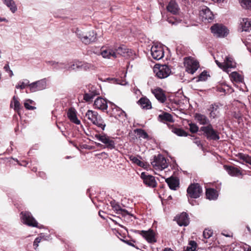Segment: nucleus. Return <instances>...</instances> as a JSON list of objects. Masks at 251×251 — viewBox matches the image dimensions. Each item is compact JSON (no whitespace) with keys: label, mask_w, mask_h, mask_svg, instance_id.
I'll list each match as a JSON object with an SVG mask.
<instances>
[{"label":"nucleus","mask_w":251,"mask_h":251,"mask_svg":"<svg viewBox=\"0 0 251 251\" xmlns=\"http://www.w3.org/2000/svg\"><path fill=\"white\" fill-rule=\"evenodd\" d=\"M128 50L125 46H121L115 49L114 52L116 53L117 57L118 55L125 56L126 54L128 52Z\"/></svg>","instance_id":"f704fd0d"},{"label":"nucleus","mask_w":251,"mask_h":251,"mask_svg":"<svg viewBox=\"0 0 251 251\" xmlns=\"http://www.w3.org/2000/svg\"><path fill=\"white\" fill-rule=\"evenodd\" d=\"M184 64L186 71L191 74H193L200 67L199 62L191 57L185 58Z\"/></svg>","instance_id":"39448f33"},{"label":"nucleus","mask_w":251,"mask_h":251,"mask_svg":"<svg viewBox=\"0 0 251 251\" xmlns=\"http://www.w3.org/2000/svg\"><path fill=\"white\" fill-rule=\"evenodd\" d=\"M207 76V73L205 71L202 72L199 76V81H204L206 79Z\"/></svg>","instance_id":"603ef678"},{"label":"nucleus","mask_w":251,"mask_h":251,"mask_svg":"<svg viewBox=\"0 0 251 251\" xmlns=\"http://www.w3.org/2000/svg\"><path fill=\"white\" fill-rule=\"evenodd\" d=\"M241 25L243 31H247L251 30V22L248 19H243Z\"/></svg>","instance_id":"7c9ffc66"},{"label":"nucleus","mask_w":251,"mask_h":251,"mask_svg":"<svg viewBox=\"0 0 251 251\" xmlns=\"http://www.w3.org/2000/svg\"><path fill=\"white\" fill-rule=\"evenodd\" d=\"M197 244L194 241H190L186 247L185 251H195L196 249Z\"/></svg>","instance_id":"a19ab883"},{"label":"nucleus","mask_w":251,"mask_h":251,"mask_svg":"<svg viewBox=\"0 0 251 251\" xmlns=\"http://www.w3.org/2000/svg\"><path fill=\"white\" fill-rule=\"evenodd\" d=\"M224 168L227 171L228 174L231 176H237L241 174L240 170L238 168L234 167L225 165Z\"/></svg>","instance_id":"b1692460"},{"label":"nucleus","mask_w":251,"mask_h":251,"mask_svg":"<svg viewBox=\"0 0 251 251\" xmlns=\"http://www.w3.org/2000/svg\"><path fill=\"white\" fill-rule=\"evenodd\" d=\"M56 70L64 69L68 71V63L57 62L56 66H54Z\"/></svg>","instance_id":"a18cd8bd"},{"label":"nucleus","mask_w":251,"mask_h":251,"mask_svg":"<svg viewBox=\"0 0 251 251\" xmlns=\"http://www.w3.org/2000/svg\"><path fill=\"white\" fill-rule=\"evenodd\" d=\"M14 103V110L19 112V110L21 109V105L20 102L18 100V98L16 96H14L12 99Z\"/></svg>","instance_id":"c03bdc74"},{"label":"nucleus","mask_w":251,"mask_h":251,"mask_svg":"<svg viewBox=\"0 0 251 251\" xmlns=\"http://www.w3.org/2000/svg\"><path fill=\"white\" fill-rule=\"evenodd\" d=\"M193 142H194V143L196 144L198 147H199L201 149L203 148L202 145L201 144V141L199 140V138H198V137L194 138Z\"/></svg>","instance_id":"5fc2aeb1"},{"label":"nucleus","mask_w":251,"mask_h":251,"mask_svg":"<svg viewBox=\"0 0 251 251\" xmlns=\"http://www.w3.org/2000/svg\"><path fill=\"white\" fill-rule=\"evenodd\" d=\"M153 71L156 76L161 79L168 77L171 73L170 68L166 65H161L158 67H155L153 69Z\"/></svg>","instance_id":"0eeeda50"},{"label":"nucleus","mask_w":251,"mask_h":251,"mask_svg":"<svg viewBox=\"0 0 251 251\" xmlns=\"http://www.w3.org/2000/svg\"><path fill=\"white\" fill-rule=\"evenodd\" d=\"M4 69L6 72H7L10 70L8 63L4 66Z\"/></svg>","instance_id":"774afa93"},{"label":"nucleus","mask_w":251,"mask_h":251,"mask_svg":"<svg viewBox=\"0 0 251 251\" xmlns=\"http://www.w3.org/2000/svg\"><path fill=\"white\" fill-rule=\"evenodd\" d=\"M215 62L216 63L217 65L218 66V67L221 69H222L224 71V68L225 67V64L223 63H221L219 62L218 60H215Z\"/></svg>","instance_id":"680f3d73"},{"label":"nucleus","mask_w":251,"mask_h":251,"mask_svg":"<svg viewBox=\"0 0 251 251\" xmlns=\"http://www.w3.org/2000/svg\"><path fill=\"white\" fill-rule=\"evenodd\" d=\"M195 119L198 121V122L202 125H209L210 121L207 117L200 113H196L195 115Z\"/></svg>","instance_id":"5701e85b"},{"label":"nucleus","mask_w":251,"mask_h":251,"mask_svg":"<svg viewBox=\"0 0 251 251\" xmlns=\"http://www.w3.org/2000/svg\"><path fill=\"white\" fill-rule=\"evenodd\" d=\"M112 208L114 211L116 212L117 214H122L123 216H126V215L128 214L127 210L124 209H122L118 203L114 206Z\"/></svg>","instance_id":"4c0bfd02"},{"label":"nucleus","mask_w":251,"mask_h":251,"mask_svg":"<svg viewBox=\"0 0 251 251\" xmlns=\"http://www.w3.org/2000/svg\"><path fill=\"white\" fill-rule=\"evenodd\" d=\"M188 201L192 205H194L197 204V201L194 200H190L188 198Z\"/></svg>","instance_id":"338daca9"},{"label":"nucleus","mask_w":251,"mask_h":251,"mask_svg":"<svg viewBox=\"0 0 251 251\" xmlns=\"http://www.w3.org/2000/svg\"><path fill=\"white\" fill-rule=\"evenodd\" d=\"M76 35L80 39V40L83 43V39L85 38V35H86V32H84L82 30L80 29L76 28L75 31Z\"/></svg>","instance_id":"37998d69"},{"label":"nucleus","mask_w":251,"mask_h":251,"mask_svg":"<svg viewBox=\"0 0 251 251\" xmlns=\"http://www.w3.org/2000/svg\"><path fill=\"white\" fill-rule=\"evenodd\" d=\"M80 64V61L77 60L68 63V71H79Z\"/></svg>","instance_id":"c85d7f7f"},{"label":"nucleus","mask_w":251,"mask_h":251,"mask_svg":"<svg viewBox=\"0 0 251 251\" xmlns=\"http://www.w3.org/2000/svg\"><path fill=\"white\" fill-rule=\"evenodd\" d=\"M134 132L137 133V135L138 136V138H140L141 136V128H137L134 130Z\"/></svg>","instance_id":"e2e57ef3"},{"label":"nucleus","mask_w":251,"mask_h":251,"mask_svg":"<svg viewBox=\"0 0 251 251\" xmlns=\"http://www.w3.org/2000/svg\"><path fill=\"white\" fill-rule=\"evenodd\" d=\"M167 10L171 13L176 15L178 13L179 8L177 4L174 0H171L167 6Z\"/></svg>","instance_id":"6ab92c4d"},{"label":"nucleus","mask_w":251,"mask_h":251,"mask_svg":"<svg viewBox=\"0 0 251 251\" xmlns=\"http://www.w3.org/2000/svg\"><path fill=\"white\" fill-rule=\"evenodd\" d=\"M239 0L242 7L247 9H251V0Z\"/></svg>","instance_id":"ea45409f"},{"label":"nucleus","mask_w":251,"mask_h":251,"mask_svg":"<svg viewBox=\"0 0 251 251\" xmlns=\"http://www.w3.org/2000/svg\"><path fill=\"white\" fill-rule=\"evenodd\" d=\"M188 198L197 199L201 196L202 190L199 183L191 184L187 189Z\"/></svg>","instance_id":"7ed1b4c3"},{"label":"nucleus","mask_w":251,"mask_h":251,"mask_svg":"<svg viewBox=\"0 0 251 251\" xmlns=\"http://www.w3.org/2000/svg\"><path fill=\"white\" fill-rule=\"evenodd\" d=\"M167 21L172 25H176L178 23L177 21L174 18H168Z\"/></svg>","instance_id":"052dcab7"},{"label":"nucleus","mask_w":251,"mask_h":251,"mask_svg":"<svg viewBox=\"0 0 251 251\" xmlns=\"http://www.w3.org/2000/svg\"><path fill=\"white\" fill-rule=\"evenodd\" d=\"M86 34L85 38L83 39L84 44L88 45L96 41L97 33L94 30H91Z\"/></svg>","instance_id":"dca6fc26"},{"label":"nucleus","mask_w":251,"mask_h":251,"mask_svg":"<svg viewBox=\"0 0 251 251\" xmlns=\"http://www.w3.org/2000/svg\"><path fill=\"white\" fill-rule=\"evenodd\" d=\"M92 123L94 125H96L98 127L100 128L103 130L104 129L105 127L106 126L103 119L100 116H98V118H97L96 121H95V122H93Z\"/></svg>","instance_id":"e433bc0d"},{"label":"nucleus","mask_w":251,"mask_h":251,"mask_svg":"<svg viewBox=\"0 0 251 251\" xmlns=\"http://www.w3.org/2000/svg\"><path fill=\"white\" fill-rule=\"evenodd\" d=\"M190 127V131L192 133H196L199 130V127L195 124L190 123L189 124Z\"/></svg>","instance_id":"de8ad7c7"},{"label":"nucleus","mask_w":251,"mask_h":251,"mask_svg":"<svg viewBox=\"0 0 251 251\" xmlns=\"http://www.w3.org/2000/svg\"><path fill=\"white\" fill-rule=\"evenodd\" d=\"M98 113L92 110H88L85 114V116L92 123L93 122H95V121L98 118V116H99Z\"/></svg>","instance_id":"2f4dec72"},{"label":"nucleus","mask_w":251,"mask_h":251,"mask_svg":"<svg viewBox=\"0 0 251 251\" xmlns=\"http://www.w3.org/2000/svg\"><path fill=\"white\" fill-rule=\"evenodd\" d=\"M200 17L203 22H211L214 18V15L207 6H203L200 10Z\"/></svg>","instance_id":"f8f14e48"},{"label":"nucleus","mask_w":251,"mask_h":251,"mask_svg":"<svg viewBox=\"0 0 251 251\" xmlns=\"http://www.w3.org/2000/svg\"><path fill=\"white\" fill-rule=\"evenodd\" d=\"M212 33L218 37H224L227 34V29L225 26L215 24L210 28Z\"/></svg>","instance_id":"9d476101"},{"label":"nucleus","mask_w":251,"mask_h":251,"mask_svg":"<svg viewBox=\"0 0 251 251\" xmlns=\"http://www.w3.org/2000/svg\"><path fill=\"white\" fill-rule=\"evenodd\" d=\"M33 101L31 100H27L24 103V106L26 109L28 110H34L36 109L35 106L30 105V104H32Z\"/></svg>","instance_id":"49530a36"},{"label":"nucleus","mask_w":251,"mask_h":251,"mask_svg":"<svg viewBox=\"0 0 251 251\" xmlns=\"http://www.w3.org/2000/svg\"><path fill=\"white\" fill-rule=\"evenodd\" d=\"M98 95L95 90L89 91L87 93H85L83 96V99L86 102H90L94 98Z\"/></svg>","instance_id":"cd10ccee"},{"label":"nucleus","mask_w":251,"mask_h":251,"mask_svg":"<svg viewBox=\"0 0 251 251\" xmlns=\"http://www.w3.org/2000/svg\"><path fill=\"white\" fill-rule=\"evenodd\" d=\"M142 138L146 139L149 140L151 139L152 138L150 135H148L145 130H142Z\"/></svg>","instance_id":"4d7b16f0"},{"label":"nucleus","mask_w":251,"mask_h":251,"mask_svg":"<svg viewBox=\"0 0 251 251\" xmlns=\"http://www.w3.org/2000/svg\"><path fill=\"white\" fill-rule=\"evenodd\" d=\"M151 164L155 169L161 171L167 168L168 166L166 158L161 154L154 156Z\"/></svg>","instance_id":"20e7f679"},{"label":"nucleus","mask_w":251,"mask_h":251,"mask_svg":"<svg viewBox=\"0 0 251 251\" xmlns=\"http://www.w3.org/2000/svg\"><path fill=\"white\" fill-rule=\"evenodd\" d=\"M94 106L95 108L107 112L108 107L107 100L101 97H98L94 101Z\"/></svg>","instance_id":"ddd939ff"},{"label":"nucleus","mask_w":251,"mask_h":251,"mask_svg":"<svg viewBox=\"0 0 251 251\" xmlns=\"http://www.w3.org/2000/svg\"><path fill=\"white\" fill-rule=\"evenodd\" d=\"M142 180L147 187L154 188L157 186V183L155 177L148 173L142 172Z\"/></svg>","instance_id":"6e6552de"},{"label":"nucleus","mask_w":251,"mask_h":251,"mask_svg":"<svg viewBox=\"0 0 251 251\" xmlns=\"http://www.w3.org/2000/svg\"><path fill=\"white\" fill-rule=\"evenodd\" d=\"M4 4H5L7 7L10 8V10L12 13H15L17 10V6L15 4V2L13 0H2Z\"/></svg>","instance_id":"473e14b6"},{"label":"nucleus","mask_w":251,"mask_h":251,"mask_svg":"<svg viewBox=\"0 0 251 251\" xmlns=\"http://www.w3.org/2000/svg\"><path fill=\"white\" fill-rule=\"evenodd\" d=\"M177 223L180 226H187L189 223L188 215L186 213H182L178 217Z\"/></svg>","instance_id":"a211bd4d"},{"label":"nucleus","mask_w":251,"mask_h":251,"mask_svg":"<svg viewBox=\"0 0 251 251\" xmlns=\"http://www.w3.org/2000/svg\"><path fill=\"white\" fill-rule=\"evenodd\" d=\"M208 110L209 111V117L212 118H215L219 116V107L216 104H211Z\"/></svg>","instance_id":"412c9836"},{"label":"nucleus","mask_w":251,"mask_h":251,"mask_svg":"<svg viewBox=\"0 0 251 251\" xmlns=\"http://www.w3.org/2000/svg\"><path fill=\"white\" fill-rule=\"evenodd\" d=\"M21 218L22 222L29 226L38 227V223L33 217L31 214L28 211H23L21 213Z\"/></svg>","instance_id":"423d86ee"},{"label":"nucleus","mask_w":251,"mask_h":251,"mask_svg":"<svg viewBox=\"0 0 251 251\" xmlns=\"http://www.w3.org/2000/svg\"><path fill=\"white\" fill-rule=\"evenodd\" d=\"M95 138L100 141L104 144V145L99 143H95L96 145L99 147H102L103 148H107L108 150L114 149L116 147L115 142L112 138L108 136L105 133L96 134L95 136Z\"/></svg>","instance_id":"f257e3e1"},{"label":"nucleus","mask_w":251,"mask_h":251,"mask_svg":"<svg viewBox=\"0 0 251 251\" xmlns=\"http://www.w3.org/2000/svg\"><path fill=\"white\" fill-rule=\"evenodd\" d=\"M158 118V120L162 122H171L173 121V117L171 114L167 112H164L163 114L159 115Z\"/></svg>","instance_id":"c756f323"},{"label":"nucleus","mask_w":251,"mask_h":251,"mask_svg":"<svg viewBox=\"0 0 251 251\" xmlns=\"http://www.w3.org/2000/svg\"><path fill=\"white\" fill-rule=\"evenodd\" d=\"M47 86V80L46 78L42 79L28 84L30 92H35L44 90Z\"/></svg>","instance_id":"1a4fd4ad"},{"label":"nucleus","mask_w":251,"mask_h":251,"mask_svg":"<svg viewBox=\"0 0 251 251\" xmlns=\"http://www.w3.org/2000/svg\"><path fill=\"white\" fill-rule=\"evenodd\" d=\"M134 93L136 95H137L136 97L137 98L138 97V96H140V95L141 94V92L139 89H134Z\"/></svg>","instance_id":"69168bd1"},{"label":"nucleus","mask_w":251,"mask_h":251,"mask_svg":"<svg viewBox=\"0 0 251 251\" xmlns=\"http://www.w3.org/2000/svg\"><path fill=\"white\" fill-rule=\"evenodd\" d=\"M233 117L238 120L239 123L242 120L241 114L240 113H234Z\"/></svg>","instance_id":"bf43d9fd"},{"label":"nucleus","mask_w":251,"mask_h":251,"mask_svg":"<svg viewBox=\"0 0 251 251\" xmlns=\"http://www.w3.org/2000/svg\"><path fill=\"white\" fill-rule=\"evenodd\" d=\"M169 128L172 132L179 136H187L188 134L182 128H177L173 125L169 126Z\"/></svg>","instance_id":"bb28decb"},{"label":"nucleus","mask_w":251,"mask_h":251,"mask_svg":"<svg viewBox=\"0 0 251 251\" xmlns=\"http://www.w3.org/2000/svg\"><path fill=\"white\" fill-rule=\"evenodd\" d=\"M218 194L217 191L212 188H209L206 189V197L210 200H215L218 198Z\"/></svg>","instance_id":"a878e982"},{"label":"nucleus","mask_w":251,"mask_h":251,"mask_svg":"<svg viewBox=\"0 0 251 251\" xmlns=\"http://www.w3.org/2000/svg\"><path fill=\"white\" fill-rule=\"evenodd\" d=\"M79 65V71H88L90 69H93L94 67V66L92 64L88 63L87 62L80 61V64Z\"/></svg>","instance_id":"58836bf2"},{"label":"nucleus","mask_w":251,"mask_h":251,"mask_svg":"<svg viewBox=\"0 0 251 251\" xmlns=\"http://www.w3.org/2000/svg\"><path fill=\"white\" fill-rule=\"evenodd\" d=\"M213 234V231L211 230L205 229L203 232V236L205 239L209 238Z\"/></svg>","instance_id":"8fccbe9b"},{"label":"nucleus","mask_w":251,"mask_h":251,"mask_svg":"<svg viewBox=\"0 0 251 251\" xmlns=\"http://www.w3.org/2000/svg\"><path fill=\"white\" fill-rule=\"evenodd\" d=\"M150 50L151 55L155 60H159L164 56V49L161 45H153L151 47Z\"/></svg>","instance_id":"9b49d317"},{"label":"nucleus","mask_w":251,"mask_h":251,"mask_svg":"<svg viewBox=\"0 0 251 251\" xmlns=\"http://www.w3.org/2000/svg\"><path fill=\"white\" fill-rule=\"evenodd\" d=\"M236 156L240 160L251 165V156L248 154L239 153L236 155Z\"/></svg>","instance_id":"72a5a7b5"},{"label":"nucleus","mask_w":251,"mask_h":251,"mask_svg":"<svg viewBox=\"0 0 251 251\" xmlns=\"http://www.w3.org/2000/svg\"><path fill=\"white\" fill-rule=\"evenodd\" d=\"M142 236L149 243H155L156 242V240L155 237V233L152 229H149L148 230H142Z\"/></svg>","instance_id":"2eb2a0df"},{"label":"nucleus","mask_w":251,"mask_h":251,"mask_svg":"<svg viewBox=\"0 0 251 251\" xmlns=\"http://www.w3.org/2000/svg\"><path fill=\"white\" fill-rule=\"evenodd\" d=\"M130 160L135 164H136L139 166L141 167V161L139 160L137 157L134 155H131L129 157Z\"/></svg>","instance_id":"09e8293b"},{"label":"nucleus","mask_w":251,"mask_h":251,"mask_svg":"<svg viewBox=\"0 0 251 251\" xmlns=\"http://www.w3.org/2000/svg\"><path fill=\"white\" fill-rule=\"evenodd\" d=\"M200 131L203 132V135L208 140L217 141L220 139L219 132L214 129L211 124L201 126L200 128Z\"/></svg>","instance_id":"f03ea898"},{"label":"nucleus","mask_w":251,"mask_h":251,"mask_svg":"<svg viewBox=\"0 0 251 251\" xmlns=\"http://www.w3.org/2000/svg\"><path fill=\"white\" fill-rule=\"evenodd\" d=\"M166 182L169 188L172 190H176V188L179 186L178 180L173 176L166 179Z\"/></svg>","instance_id":"aec40b11"},{"label":"nucleus","mask_w":251,"mask_h":251,"mask_svg":"<svg viewBox=\"0 0 251 251\" xmlns=\"http://www.w3.org/2000/svg\"><path fill=\"white\" fill-rule=\"evenodd\" d=\"M105 214V213L103 211H101L100 210L99 212V216L101 218H102L103 219H105V218L104 217V215Z\"/></svg>","instance_id":"0e129e2a"},{"label":"nucleus","mask_w":251,"mask_h":251,"mask_svg":"<svg viewBox=\"0 0 251 251\" xmlns=\"http://www.w3.org/2000/svg\"><path fill=\"white\" fill-rule=\"evenodd\" d=\"M225 64L224 71H227L228 68H234L236 67V63L233 61L232 58L230 56H226L224 60Z\"/></svg>","instance_id":"4be33fe9"},{"label":"nucleus","mask_w":251,"mask_h":251,"mask_svg":"<svg viewBox=\"0 0 251 251\" xmlns=\"http://www.w3.org/2000/svg\"><path fill=\"white\" fill-rule=\"evenodd\" d=\"M41 240V237H37V238H35L33 242V247L35 249H36L38 247V244L39 243H40Z\"/></svg>","instance_id":"864d4df0"},{"label":"nucleus","mask_w":251,"mask_h":251,"mask_svg":"<svg viewBox=\"0 0 251 251\" xmlns=\"http://www.w3.org/2000/svg\"><path fill=\"white\" fill-rule=\"evenodd\" d=\"M67 116L72 123L76 125L80 124V121L76 116V112L74 108L71 107L68 109Z\"/></svg>","instance_id":"f3484780"},{"label":"nucleus","mask_w":251,"mask_h":251,"mask_svg":"<svg viewBox=\"0 0 251 251\" xmlns=\"http://www.w3.org/2000/svg\"><path fill=\"white\" fill-rule=\"evenodd\" d=\"M151 92L156 99L161 103H164L167 100L164 91L160 88L151 89Z\"/></svg>","instance_id":"4468645a"},{"label":"nucleus","mask_w":251,"mask_h":251,"mask_svg":"<svg viewBox=\"0 0 251 251\" xmlns=\"http://www.w3.org/2000/svg\"><path fill=\"white\" fill-rule=\"evenodd\" d=\"M151 108V103L150 100L146 97L142 96V109L148 110Z\"/></svg>","instance_id":"c9c22d12"},{"label":"nucleus","mask_w":251,"mask_h":251,"mask_svg":"<svg viewBox=\"0 0 251 251\" xmlns=\"http://www.w3.org/2000/svg\"><path fill=\"white\" fill-rule=\"evenodd\" d=\"M21 86L23 87V89L25 88L26 86H28V84H30L29 83V81L27 79L25 80V81L23 82H19Z\"/></svg>","instance_id":"13d9d810"},{"label":"nucleus","mask_w":251,"mask_h":251,"mask_svg":"<svg viewBox=\"0 0 251 251\" xmlns=\"http://www.w3.org/2000/svg\"><path fill=\"white\" fill-rule=\"evenodd\" d=\"M114 106L115 107L113 109V111H114V109H115V110L116 111L119 112V113L117 114V115L119 116H121L122 115H124L125 116H126V113H125V111H124L123 110L120 109L119 107L116 106L115 105H114Z\"/></svg>","instance_id":"3c124183"},{"label":"nucleus","mask_w":251,"mask_h":251,"mask_svg":"<svg viewBox=\"0 0 251 251\" xmlns=\"http://www.w3.org/2000/svg\"><path fill=\"white\" fill-rule=\"evenodd\" d=\"M101 54L104 58H110L111 57L116 58V53L114 52V50L108 49H102L101 51Z\"/></svg>","instance_id":"393cba45"},{"label":"nucleus","mask_w":251,"mask_h":251,"mask_svg":"<svg viewBox=\"0 0 251 251\" xmlns=\"http://www.w3.org/2000/svg\"><path fill=\"white\" fill-rule=\"evenodd\" d=\"M110 83L114 84H122L121 79L114 77H112V78L110 79Z\"/></svg>","instance_id":"6e6d98bb"},{"label":"nucleus","mask_w":251,"mask_h":251,"mask_svg":"<svg viewBox=\"0 0 251 251\" xmlns=\"http://www.w3.org/2000/svg\"><path fill=\"white\" fill-rule=\"evenodd\" d=\"M231 78L236 82H242L243 80L242 76L236 72H232L230 74Z\"/></svg>","instance_id":"79ce46f5"}]
</instances>
